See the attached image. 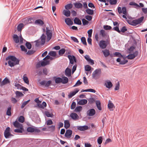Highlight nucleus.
Wrapping results in <instances>:
<instances>
[{
    "instance_id": "f257e3e1",
    "label": "nucleus",
    "mask_w": 147,
    "mask_h": 147,
    "mask_svg": "<svg viewBox=\"0 0 147 147\" xmlns=\"http://www.w3.org/2000/svg\"><path fill=\"white\" fill-rule=\"evenodd\" d=\"M42 30L43 33L42 34L40 38L34 41V42L36 43L35 46L37 47H39L40 45L42 46L45 44L46 41V36L45 34L44 33L46 32V34L47 36L46 39V41L47 42H48L52 37V31L49 29V28H46V30L45 28H43Z\"/></svg>"
},
{
    "instance_id": "f03ea898",
    "label": "nucleus",
    "mask_w": 147,
    "mask_h": 147,
    "mask_svg": "<svg viewBox=\"0 0 147 147\" xmlns=\"http://www.w3.org/2000/svg\"><path fill=\"white\" fill-rule=\"evenodd\" d=\"M130 42V40L128 41V42L125 45V50L127 53L129 54H133V57L135 58L138 55V50H136L134 51V50L136 48V47L133 45H131Z\"/></svg>"
},
{
    "instance_id": "7ed1b4c3",
    "label": "nucleus",
    "mask_w": 147,
    "mask_h": 147,
    "mask_svg": "<svg viewBox=\"0 0 147 147\" xmlns=\"http://www.w3.org/2000/svg\"><path fill=\"white\" fill-rule=\"evenodd\" d=\"M6 61L8 60V63L9 66L12 67L16 65L19 63L20 60L17 58L15 56L10 55L5 58Z\"/></svg>"
},
{
    "instance_id": "20e7f679",
    "label": "nucleus",
    "mask_w": 147,
    "mask_h": 147,
    "mask_svg": "<svg viewBox=\"0 0 147 147\" xmlns=\"http://www.w3.org/2000/svg\"><path fill=\"white\" fill-rule=\"evenodd\" d=\"M128 10H127V7L125 6L120 7V14H123L122 17L125 19H127L126 16L128 13Z\"/></svg>"
},
{
    "instance_id": "39448f33",
    "label": "nucleus",
    "mask_w": 147,
    "mask_h": 147,
    "mask_svg": "<svg viewBox=\"0 0 147 147\" xmlns=\"http://www.w3.org/2000/svg\"><path fill=\"white\" fill-rule=\"evenodd\" d=\"M50 64V61L46 59L44 60V59L43 60H41L40 61L38 62L37 64V66L39 67H40L41 66L44 67L47 65H49Z\"/></svg>"
},
{
    "instance_id": "423d86ee",
    "label": "nucleus",
    "mask_w": 147,
    "mask_h": 147,
    "mask_svg": "<svg viewBox=\"0 0 147 147\" xmlns=\"http://www.w3.org/2000/svg\"><path fill=\"white\" fill-rule=\"evenodd\" d=\"M10 128L9 127H7L5 130L4 135L5 138L7 139L9 138L11 136H12L13 135L10 133Z\"/></svg>"
},
{
    "instance_id": "0eeeda50",
    "label": "nucleus",
    "mask_w": 147,
    "mask_h": 147,
    "mask_svg": "<svg viewBox=\"0 0 147 147\" xmlns=\"http://www.w3.org/2000/svg\"><path fill=\"white\" fill-rule=\"evenodd\" d=\"M27 131L28 132L33 133L35 132L39 133L40 132V130L35 127H29L26 129Z\"/></svg>"
},
{
    "instance_id": "6e6552de",
    "label": "nucleus",
    "mask_w": 147,
    "mask_h": 147,
    "mask_svg": "<svg viewBox=\"0 0 147 147\" xmlns=\"http://www.w3.org/2000/svg\"><path fill=\"white\" fill-rule=\"evenodd\" d=\"M101 74V69L99 68L96 69L93 72L92 76L93 78H95L96 76H100Z\"/></svg>"
},
{
    "instance_id": "1a4fd4ad",
    "label": "nucleus",
    "mask_w": 147,
    "mask_h": 147,
    "mask_svg": "<svg viewBox=\"0 0 147 147\" xmlns=\"http://www.w3.org/2000/svg\"><path fill=\"white\" fill-rule=\"evenodd\" d=\"M133 54H129L127 56H126L125 55H122L120 53V59L122 57L123 59H127L129 60L133 59L134 58L133 57Z\"/></svg>"
},
{
    "instance_id": "9d476101",
    "label": "nucleus",
    "mask_w": 147,
    "mask_h": 147,
    "mask_svg": "<svg viewBox=\"0 0 147 147\" xmlns=\"http://www.w3.org/2000/svg\"><path fill=\"white\" fill-rule=\"evenodd\" d=\"M98 45L101 49H105L107 46V42L104 40L100 41Z\"/></svg>"
},
{
    "instance_id": "9b49d317",
    "label": "nucleus",
    "mask_w": 147,
    "mask_h": 147,
    "mask_svg": "<svg viewBox=\"0 0 147 147\" xmlns=\"http://www.w3.org/2000/svg\"><path fill=\"white\" fill-rule=\"evenodd\" d=\"M76 127L77 129L80 131H84L89 129V127L87 125L77 126Z\"/></svg>"
},
{
    "instance_id": "f8f14e48",
    "label": "nucleus",
    "mask_w": 147,
    "mask_h": 147,
    "mask_svg": "<svg viewBox=\"0 0 147 147\" xmlns=\"http://www.w3.org/2000/svg\"><path fill=\"white\" fill-rule=\"evenodd\" d=\"M95 111L94 109H89L87 112V115L90 116H93L95 114Z\"/></svg>"
},
{
    "instance_id": "ddd939ff",
    "label": "nucleus",
    "mask_w": 147,
    "mask_h": 147,
    "mask_svg": "<svg viewBox=\"0 0 147 147\" xmlns=\"http://www.w3.org/2000/svg\"><path fill=\"white\" fill-rule=\"evenodd\" d=\"M72 133V131L71 130H67L65 134V136L67 138H70L71 136Z\"/></svg>"
},
{
    "instance_id": "4468645a",
    "label": "nucleus",
    "mask_w": 147,
    "mask_h": 147,
    "mask_svg": "<svg viewBox=\"0 0 147 147\" xmlns=\"http://www.w3.org/2000/svg\"><path fill=\"white\" fill-rule=\"evenodd\" d=\"M74 90L70 92L68 95L69 98H71L73 96L75 95L77 93H78L79 90L78 88H75Z\"/></svg>"
},
{
    "instance_id": "2eb2a0df",
    "label": "nucleus",
    "mask_w": 147,
    "mask_h": 147,
    "mask_svg": "<svg viewBox=\"0 0 147 147\" xmlns=\"http://www.w3.org/2000/svg\"><path fill=\"white\" fill-rule=\"evenodd\" d=\"M144 16H142L140 17L135 19L137 25L138 24H140V25H141V23H142V22L144 20Z\"/></svg>"
},
{
    "instance_id": "dca6fc26",
    "label": "nucleus",
    "mask_w": 147,
    "mask_h": 147,
    "mask_svg": "<svg viewBox=\"0 0 147 147\" xmlns=\"http://www.w3.org/2000/svg\"><path fill=\"white\" fill-rule=\"evenodd\" d=\"M65 22L66 24L69 26L72 25L73 22L69 18H67L65 19Z\"/></svg>"
},
{
    "instance_id": "f3484780",
    "label": "nucleus",
    "mask_w": 147,
    "mask_h": 147,
    "mask_svg": "<svg viewBox=\"0 0 147 147\" xmlns=\"http://www.w3.org/2000/svg\"><path fill=\"white\" fill-rule=\"evenodd\" d=\"M70 117L72 119L74 120L78 119L79 118V116L78 114L74 113H72L70 114Z\"/></svg>"
},
{
    "instance_id": "a211bd4d",
    "label": "nucleus",
    "mask_w": 147,
    "mask_h": 147,
    "mask_svg": "<svg viewBox=\"0 0 147 147\" xmlns=\"http://www.w3.org/2000/svg\"><path fill=\"white\" fill-rule=\"evenodd\" d=\"M65 76H68L70 77L71 75V70L68 67H67L65 71Z\"/></svg>"
},
{
    "instance_id": "6ab92c4d",
    "label": "nucleus",
    "mask_w": 147,
    "mask_h": 147,
    "mask_svg": "<svg viewBox=\"0 0 147 147\" xmlns=\"http://www.w3.org/2000/svg\"><path fill=\"white\" fill-rule=\"evenodd\" d=\"M105 85L106 87L109 88L110 89L113 86V84L110 80H107L106 81Z\"/></svg>"
},
{
    "instance_id": "aec40b11",
    "label": "nucleus",
    "mask_w": 147,
    "mask_h": 147,
    "mask_svg": "<svg viewBox=\"0 0 147 147\" xmlns=\"http://www.w3.org/2000/svg\"><path fill=\"white\" fill-rule=\"evenodd\" d=\"M74 24L78 25H81L82 22L80 20L78 17H75L74 20Z\"/></svg>"
},
{
    "instance_id": "412c9836",
    "label": "nucleus",
    "mask_w": 147,
    "mask_h": 147,
    "mask_svg": "<svg viewBox=\"0 0 147 147\" xmlns=\"http://www.w3.org/2000/svg\"><path fill=\"white\" fill-rule=\"evenodd\" d=\"M10 82L9 80L7 78H5L1 82V86H2L6 84H8Z\"/></svg>"
},
{
    "instance_id": "4be33fe9",
    "label": "nucleus",
    "mask_w": 147,
    "mask_h": 147,
    "mask_svg": "<svg viewBox=\"0 0 147 147\" xmlns=\"http://www.w3.org/2000/svg\"><path fill=\"white\" fill-rule=\"evenodd\" d=\"M61 78V83L63 84H66L69 81L68 78L65 76H63Z\"/></svg>"
},
{
    "instance_id": "5701e85b",
    "label": "nucleus",
    "mask_w": 147,
    "mask_h": 147,
    "mask_svg": "<svg viewBox=\"0 0 147 147\" xmlns=\"http://www.w3.org/2000/svg\"><path fill=\"white\" fill-rule=\"evenodd\" d=\"M67 57L68 58L69 60V63L71 64H74V55H68L67 56Z\"/></svg>"
},
{
    "instance_id": "b1692460",
    "label": "nucleus",
    "mask_w": 147,
    "mask_h": 147,
    "mask_svg": "<svg viewBox=\"0 0 147 147\" xmlns=\"http://www.w3.org/2000/svg\"><path fill=\"white\" fill-rule=\"evenodd\" d=\"M24 130L23 126H22L19 127V128H18L17 129H15L14 130V131L15 132L17 133H22Z\"/></svg>"
},
{
    "instance_id": "393cba45",
    "label": "nucleus",
    "mask_w": 147,
    "mask_h": 147,
    "mask_svg": "<svg viewBox=\"0 0 147 147\" xmlns=\"http://www.w3.org/2000/svg\"><path fill=\"white\" fill-rule=\"evenodd\" d=\"M88 101L86 99H83L80 100L77 103L81 105H84L86 104Z\"/></svg>"
},
{
    "instance_id": "a878e982",
    "label": "nucleus",
    "mask_w": 147,
    "mask_h": 147,
    "mask_svg": "<svg viewBox=\"0 0 147 147\" xmlns=\"http://www.w3.org/2000/svg\"><path fill=\"white\" fill-rule=\"evenodd\" d=\"M127 22L129 24L131 25L134 26H137L135 20H127Z\"/></svg>"
},
{
    "instance_id": "bb28decb",
    "label": "nucleus",
    "mask_w": 147,
    "mask_h": 147,
    "mask_svg": "<svg viewBox=\"0 0 147 147\" xmlns=\"http://www.w3.org/2000/svg\"><path fill=\"white\" fill-rule=\"evenodd\" d=\"M53 79L54 80L56 84H58L61 83V79H62L61 78L57 76H54L53 77Z\"/></svg>"
},
{
    "instance_id": "cd10ccee",
    "label": "nucleus",
    "mask_w": 147,
    "mask_h": 147,
    "mask_svg": "<svg viewBox=\"0 0 147 147\" xmlns=\"http://www.w3.org/2000/svg\"><path fill=\"white\" fill-rule=\"evenodd\" d=\"M129 5L130 6H133V7L135 8H136L137 9H138L139 5L135 3L134 1H133L130 2L129 3Z\"/></svg>"
},
{
    "instance_id": "c85d7f7f",
    "label": "nucleus",
    "mask_w": 147,
    "mask_h": 147,
    "mask_svg": "<svg viewBox=\"0 0 147 147\" xmlns=\"http://www.w3.org/2000/svg\"><path fill=\"white\" fill-rule=\"evenodd\" d=\"M64 127L66 129L69 128L70 126V124L69 120H65L64 121Z\"/></svg>"
},
{
    "instance_id": "c756f323",
    "label": "nucleus",
    "mask_w": 147,
    "mask_h": 147,
    "mask_svg": "<svg viewBox=\"0 0 147 147\" xmlns=\"http://www.w3.org/2000/svg\"><path fill=\"white\" fill-rule=\"evenodd\" d=\"M74 4L76 8L79 9L82 7L83 5L80 2H76Z\"/></svg>"
},
{
    "instance_id": "7c9ffc66",
    "label": "nucleus",
    "mask_w": 147,
    "mask_h": 147,
    "mask_svg": "<svg viewBox=\"0 0 147 147\" xmlns=\"http://www.w3.org/2000/svg\"><path fill=\"white\" fill-rule=\"evenodd\" d=\"M13 39L16 43H18L19 42V38L17 34H14L13 35Z\"/></svg>"
},
{
    "instance_id": "2f4dec72",
    "label": "nucleus",
    "mask_w": 147,
    "mask_h": 147,
    "mask_svg": "<svg viewBox=\"0 0 147 147\" xmlns=\"http://www.w3.org/2000/svg\"><path fill=\"white\" fill-rule=\"evenodd\" d=\"M96 106L98 110L99 111L101 110L102 108L101 106V103L100 101L99 100H96Z\"/></svg>"
},
{
    "instance_id": "473e14b6",
    "label": "nucleus",
    "mask_w": 147,
    "mask_h": 147,
    "mask_svg": "<svg viewBox=\"0 0 147 147\" xmlns=\"http://www.w3.org/2000/svg\"><path fill=\"white\" fill-rule=\"evenodd\" d=\"M63 13L66 16L68 17L70 15L71 12L69 10H64L63 11Z\"/></svg>"
},
{
    "instance_id": "72a5a7b5",
    "label": "nucleus",
    "mask_w": 147,
    "mask_h": 147,
    "mask_svg": "<svg viewBox=\"0 0 147 147\" xmlns=\"http://www.w3.org/2000/svg\"><path fill=\"white\" fill-rule=\"evenodd\" d=\"M13 125L15 127L17 128H19V127L22 126L21 123H20L16 120L13 122Z\"/></svg>"
},
{
    "instance_id": "f704fd0d",
    "label": "nucleus",
    "mask_w": 147,
    "mask_h": 147,
    "mask_svg": "<svg viewBox=\"0 0 147 147\" xmlns=\"http://www.w3.org/2000/svg\"><path fill=\"white\" fill-rule=\"evenodd\" d=\"M34 22L35 24H37L42 26L44 24L43 21L40 19H38L36 20Z\"/></svg>"
},
{
    "instance_id": "c9c22d12",
    "label": "nucleus",
    "mask_w": 147,
    "mask_h": 147,
    "mask_svg": "<svg viewBox=\"0 0 147 147\" xmlns=\"http://www.w3.org/2000/svg\"><path fill=\"white\" fill-rule=\"evenodd\" d=\"M127 30V29L125 26H123L120 30V34H124V33H125L126 31Z\"/></svg>"
},
{
    "instance_id": "e433bc0d",
    "label": "nucleus",
    "mask_w": 147,
    "mask_h": 147,
    "mask_svg": "<svg viewBox=\"0 0 147 147\" xmlns=\"http://www.w3.org/2000/svg\"><path fill=\"white\" fill-rule=\"evenodd\" d=\"M24 41L26 42L25 46L26 48L28 49H30L32 48V45L30 42L26 41L24 40Z\"/></svg>"
},
{
    "instance_id": "4c0bfd02",
    "label": "nucleus",
    "mask_w": 147,
    "mask_h": 147,
    "mask_svg": "<svg viewBox=\"0 0 147 147\" xmlns=\"http://www.w3.org/2000/svg\"><path fill=\"white\" fill-rule=\"evenodd\" d=\"M11 107L10 106H8L7 108V109L6 112V114L8 116H11Z\"/></svg>"
},
{
    "instance_id": "58836bf2",
    "label": "nucleus",
    "mask_w": 147,
    "mask_h": 147,
    "mask_svg": "<svg viewBox=\"0 0 147 147\" xmlns=\"http://www.w3.org/2000/svg\"><path fill=\"white\" fill-rule=\"evenodd\" d=\"M114 106L113 104L109 100L108 102V107L110 109V111L113 110V109H111L113 108Z\"/></svg>"
},
{
    "instance_id": "ea45409f",
    "label": "nucleus",
    "mask_w": 147,
    "mask_h": 147,
    "mask_svg": "<svg viewBox=\"0 0 147 147\" xmlns=\"http://www.w3.org/2000/svg\"><path fill=\"white\" fill-rule=\"evenodd\" d=\"M24 25L23 23L20 24L17 26V30L19 32H21L22 31V28L24 27Z\"/></svg>"
},
{
    "instance_id": "a19ab883",
    "label": "nucleus",
    "mask_w": 147,
    "mask_h": 147,
    "mask_svg": "<svg viewBox=\"0 0 147 147\" xmlns=\"http://www.w3.org/2000/svg\"><path fill=\"white\" fill-rule=\"evenodd\" d=\"M102 52L104 56L106 57H108L110 55L109 51L108 49H105L104 51H103Z\"/></svg>"
},
{
    "instance_id": "79ce46f5",
    "label": "nucleus",
    "mask_w": 147,
    "mask_h": 147,
    "mask_svg": "<svg viewBox=\"0 0 147 147\" xmlns=\"http://www.w3.org/2000/svg\"><path fill=\"white\" fill-rule=\"evenodd\" d=\"M86 11L87 13L89 15H92L94 13L93 10L89 9L88 8L86 10Z\"/></svg>"
},
{
    "instance_id": "37998d69",
    "label": "nucleus",
    "mask_w": 147,
    "mask_h": 147,
    "mask_svg": "<svg viewBox=\"0 0 147 147\" xmlns=\"http://www.w3.org/2000/svg\"><path fill=\"white\" fill-rule=\"evenodd\" d=\"M82 109V107L81 106H78L76 107L74 110V111L76 112H80Z\"/></svg>"
},
{
    "instance_id": "c03bdc74",
    "label": "nucleus",
    "mask_w": 147,
    "mask_h": 147,
    "mask_svg": "<svg viewBox=\"0 0 147 147\" xmlns=\"http://www.w3.org/2000/svg\"><path fill=\"white\" fill-rule=\"evenodd\" d=\"M73 7V5L71 3L68 4L65 6V8L67 10H69L71 8Z\"/></svg>"
},
{
    "instance_id": "a18cd8bd",
    "label": "nucleus",
    "mask_w": 147,
    "mask_h": 147,
    "mask_svg": "<svg viewBox=\"0 0 147 147\" xmlns=\"http://www.w3.org/2000/svg\"><path fill=\"white\" fill-rule=\"evenodd\" d=\"M15 93L16 95V96L18 97H22L24 95V94L22 92L18 91H16Z\"/></svg>"
},
{
    "instance_id": "49530a36",
    "label": "nucleus",
    "mask_w": 147,
    "mask_h": 147,
    "mask_svg": "<svg viewBox=\"0 0 147 147\" xmlns=\"http://www.w3.org/2000/svg\"><path fill=\"white\" fill-rule=\"evenodd\" d=\"M128 62V61L127 59H123L122 60H121L120 59V65H124L127 63Z\"/></svg>"
},
{
    "instance_id": "de8ad7c7",
    "label": "nucleus",
    "mask_w": 147,
    "mask_h": 147,
    "mask_svg": "<svg viewBox=\"0 0 147 147\" xmlns=\"http://www.w3.org/2000/svg\"><path fill=\"white\" fill-rule=\"evenodd\" d=\"M54 85L52 84V81L51 80H49L47 81H46L45 86L46 87H48L50 85Z\"/></svg>"
},
{
    "instance_id": "09e8293b",
    "label": "nucleus",
    "mask_w": 147,
    "mask_h": 147,
    "mask_svg": "<svg viewBox=\"0 0 147 147\" xmlns=\"http://www.w3.org/2000/svg\"><path fill=\"white\" fill-rule=\"evenodd\" d=\"M91 68V67L89 65H86L84 67L85 70L88 71H90V73H91V71H90Z\"/></svg>"
},
{
    "instance_id": "8fccbe9b",
    "label": "nucleus",
    "mask_w": 147,
    "mask_h": 147,
    "mask_svg": "<svg viewBox=\"0 0 147 147\" xmlns=\"http://www.w3.org/2000/svg\"><path fill=\"white\" fill-rule=\"evenodd\" d=\"M47 128L49 129V130L52 131H53L55 130V125H52L47 126Z\"/></svg>"
},
{
    "instance_id": "3c124183",
    "label": "nucleus",
    "mask_w": 147,
    "mask_h": 147,
    "mask_svg": "<svg viewBox=\"0 0 147 147\" xmlns=\"http://www.w3.org/2000/svg\"><path fill=\"white\" fill-rule=\"evenodd\" d=\"M81 42L85 45H87V44L86 41V39L85 37L82 36L81 38Z\"/></svg>"
},
{
    "instance_id": "603ef678",
    "label": "nucleus",
    "mask_w": 147,
    "mask_h": 147,
    "mask_svg": "<svg viewBox=\"0 0 147 147\" xmlns=\"http://www.w3.org/2000/svg\"><path fill=\"white\" fill-rule=\"evenodd\" d=\"M65 51V50L64 48H62L61 49H59V55H62L64 54Z\"/></svg>"
},
{
    "instance_id": "864d4df0",
    "label": "nucleus",
    "mask_w": 147,
    "mask_h": 147,
    "mask_svg": "<svg viewBox=\"0 0 147 147\" xmlns=\"http://www.w3.org/2000/svg\"><path fill=\"white\" fill-rule=\"evenodd\" d=\"M25 119L23 116H20L18 119L19 121L21 123H23Z\"/></svg>"
},
{
    "instance_id": "5fc2aeb1",
    "label": "nucleus",
    "mask_w": 147,
    "mask_h": 147,
    "mask_svg": "<svg viewBox=\"0 0 147 147\" xmlns=\"http://www.w3.org/2000/svg\"><path fill=\"white\" fill-rule=\"evenodd\" d=\"M23 80L25 83H26L27 84H29V80L27 77L26 76H24L23 77Z\"/></svg>"
},
{
    "instance_id": "6e6d98bb",
    "label": "nucleus",
    "mask_w": 147,
    "mask_h": 147,
    "mask_svg": "<svg viewBox=\"0 0 147 147\" xmlns=\"http://www.w3.org/2000/svg\"><path fill=\"white\" fill-rule=\"evenodd\" d=\"M88 99V103L90 104H92L95 102V99L91 97Z\"/></svg>"
},
{
    "instance_id": "4d7b16f0",
    "label": "nucleus",
    "mask_w": 147,
    "mask_h": 147,
    "mask_svg": "<svg viewBox=\"0 0 147 147\" xmlns=\"http://www.w3.org/2000/svg\"><path fill=\"white\" fill-rule=\"evenodd\" d=\"M82 20L83 26L87 25L89 23V22L84 18H82Z\"/></svg>"
},
{
    "instance_id": "13d9d810",
    "label": "nucleus",
    "mask_w": 147,
    "mask_h": 147,
    "mask_svg": "<svg viewBox=\"0 0 147 147\" xmlns=\"http://www.w3.org/2000/svg\"><path fill=\"white\" fill-rule=\"evenodd\" d=\"M30 101V100L29 99L28 100L25 101L22 104L21 106V108L22 109H23V108H24L26 105Z\"/></svg>"
},
{
    "instance_id": "bf43d9fd",
    "label": "nucleus",
    "mask_w": 147,
    "mask_h": 147,
    "mask_svg": "<svg viewBox=\"0 0 147 147\" xmlns=\"http://www.w3.org/2000/svg\"><path fill=\"white\" fill-rule=\"evenodd\" d=\"M34 21V18L32 17H30L27 20V24H31L33 23Z\"/></svg>"
},
{
    "instance_id": "052dcab7",
    "label": "nucleus",
    "mask_w": 147,
    "mask_h": 147,
    "mask_svg": "<svg viewBox=\"0 0 147 147\" xmlns=\"http://www.w3.org/2000/svg\"><path fill=\"white\" fill-rule=\"evenodd\" d=\"M97 142L98 144L99 145H100L102 142V136H100L98 137V138L97 140Z\"/></svg>"
},
{
    "instance_id": "680f3d73",
    "label": "nucleus",
    "mask_w": 147,
    "mask_h": 147,
    "mask_svg": "<svg viewBox=\"0 0 147 147\" xmlns=\"http://www.w3.org/2000/svg\"><path fill=\"white\" fill-rule=\"evenodd\" d=\"M46 115L48 117H52L53 115L52 113H50L49 111H46L45 112Z\"/></svg>"
},
{
    "instance_id": "e2e57ef3",
    "label": "nucleus",
    "mask_w": 147,
    "mask_h": 147,
    "mask_svg": "<svg viewBox=\"0 0 147 147\" xmlns=\"http://www.w3.org/2000/svg\"><path fill=\"white\" fill-rule=\"evenodd\" d=\"M20 48L21 51H24L25 52H26L27 51V49L23 45H21L20 46Z\"/></svg>"
},
{
    "instance_id": "0e129e2a",
    "label": "nucleus",
    "mask_w": 147,
    "mask_h": 147,
    "mask_svg": "<svg viewBox=\"0 0 147 147\" xmlns=\"http://www.w3.org/2000/svg\"><path fill=\"white\" fill-rule=\"evenodd\" d=\"M100 35H101L103 37H105L106 36V34L105 32V31L103 29L100 30Z\"/></svg>"
},
{
    "instance_id": "69168bd1",
    "label": "nucleus",
    "mask_w": 147,
    "mask_h": 147,
    "mask_svg": "<svg viewBox=\"0 0 147 147\" xmlns=\"http://www.w3.org/2000/svg\"><path fill=\"white\" fill-rule=\"evenodd\" d=\"M49 55L53 57H55L56 55V53L55 51H50L49 54Z\"/></svg>"
},
{
    "instance_id": "338daca9",
    "label": "nucleus",
    "mask_w": 147,
    "mask_h": 147,
    "mask_svg": "<svg viewBox=\"0 0 147 147\" xmlns=\"http://www.w3.org/2000/svg\"><path fill=\"white\" fill-rule=\"evenodd\" d=\"M76 102L74 101L73 102L71 106V109L72 110L74 109L76 107Z\"/></svg>"
},
{
    "instance_id": "774afa93",
    "label": "nucleus",
    "mask_w": 147,
    "mask_h": 147,
    "mask_svg": "<svg viewBox=\"0 0 147 147\" xmlns=\"http://www.w3.org/2000/svg\"><path fill=\"white\" fill-rule=\"evenodd\" d=\"M35 52V51L32 50H29L26 53V54L28 55H31L34 54Z\"/></svg>"
}]
</instances>
